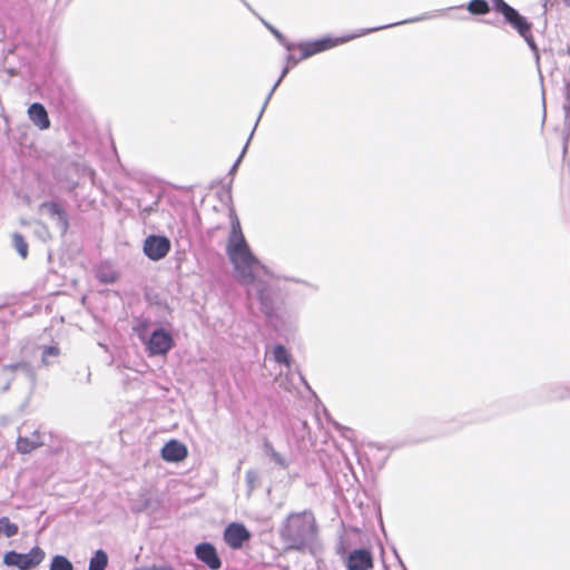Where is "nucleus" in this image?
I'll return each mask as SVG.
<instances>
[{
  "label": "nucleus",
  "instance_id": "423d86ee",
  "mask_svg": "<svg viewBox=\"0 0 570 570\" xmlns=\"http://www.w3.org/2000/svg\"><path fill=\"white\" fill-rule=\"evenodd\" d=\"M142 250L151 261L164 258L170 250V240L166 236L150 235L144 240Z\"/></svg>",
  "mask_w": 570,
  "mask_h": 570
},
{
  "label": "nucleus",
  "instance_id": "c756f323",
  "mask_svg": "<svg viewBox=\"0 0 570 570\" xmlns=\"http://www.w3.org/2000/svg\"><path fill=\"white\" fill-rule=\"evenodd\" d=\"M248 144H249V140L246 142V145H245V147H244V149H243L242 154L239 155V157H238V158H237V160L235 161L234 166L232 167V169H230V173H232V174L236 170L237 166H238V165H239V163L242 161V158H243L244 154L246 153V149H247Z\"/></svg>",
  "mask_w": 570,
  "mask_h": 570
},
{
  "label": "nucleus",
  "instance_id": "a878e982",
  "mask_svg": "<svg viewBox=\"0 0 570 570\" xmlns=\"http://www.w3.org/2000/svg\"><path fill=\"white\" fill-rule=\"evenodd\" d=\"M288 71H289V66H286V67L283 69L282 73H281V77L278 78V80L275 82V85H274V86H273V88L271 89L269 94L267 95L266 100H265V102H264V105H263V110H265V108H266V106H267V104H268V101H269V99H271V97H272L273 92H274V91H275V89L279 86L281 81H282V80H283V78L288 73Z\"/></svg>",
  "mask_w": 570,
  "mask_h": 570
},
{
  "label": "nucleus",
  "instance_id": "9b49d317",
  "mask_svg": "<svg viewBox=\"0 0 570 570\" xmlns=\"http://www.w3.org/2000/svg\"><path fill=\"white\" fill-rule=\"evenodd\" d=\"M187 454V448L177 440H170L161 449V458L166 462H180Z\"/></svg>",
  "mask_w": 570,
  "mask_h": 570
},
{
  "label": "nucleus",
  "instance_id": "f3484780",
  "mask_svg": "<svg viewBox=\"0 0 570 570\" xmlns=\"http://www.w3.org/2000/svg\"><path fill=\"white\" fill-rule=\"evenodd\" d=\"M107 564L108 556L104 550L99 549L91 557L88 570H105Z\"/></svg>",
  "mask_w": 570,
  "mask_h": 570
},
{
  "label": "nucleus",
  "instance_id": "dca6fc26",
  "mask_svg": "<svg viewBox=\"0 0 570 570\" xmlns=\"http://www.w3.org/2000/svg\"><path fill=\"white\" fill-rule=\"evenodd\" d=\"M273 357L274 361L278 364L285 365L288 370H291L292 357L288 351L281 344L275 345L273 348Z\"/></svg>",
  "mask_w": 570,
  "mask_h": 570
},
{
  "label": "nucleus",
  "instance_id": "39448f33",
  "mask_svg": "<svg viewBox=\"0 0 570 570\" xmlns=\"http://www.w3.org/2000/svg\"><path fill=\"white\" fill-rule=\"evenodd\" d=\"M45 558L46 552L40 547H33L28 553H19L13 550L6 552L3 563L19 570H30L39 566Z\"/></svg>",
  "mask_w": 570,
  "mask_h": 570
},
{
  "label": "nucleus",
  "instance_id": "f257e3e1",
  "mask_svg": "<svg viewBox=\"0 0 570 570\" xmlns=\"http://www.w3.org/2000/svg\"><path fill=\"white\" fill-rule=\"evenodd\" d=\"M226 252L237 279L246 286L248 297L256 298L262 312L272 317L279 304L275 279L252 253L236 217L232 219Z\"/></svg>",
  "mask_w": 570,
  "mask_h": 570
},
{
  "label": "nucleus",
  "instance_id": "4468645a",
  "mask_svg": "<svg viewBox=\"0 0 570 570\" xmlns=\"http://www.w3.org/2000/svg\"><path fill=\"white\" fill-rule=\"evenodd\" d=\"M43 209L55 222V225L58 228V230L61 234H65L68 228V219L66 213L55 203L45 204Z\"/></svg>",
  "mask_w": 570,
  "mask_h": 570
},
{
  "label": "nucleus",
  "instance_id": "ddd939ff",
  "mask_svg": "<svg viewBox=\"0 0 570 570\" xmlns=\"http://www.w3.org/2000/svg\"><path fill=\"white\" fill-rule=\"evenodd\" d=\"M41 445L43 440L38 431H35L31 436H19L16 442L17 451L22 454H28Z\"/></svg>",
  "mask_w": 570,
  "mask_h": 570
},
{
  "label": "nucleus",
  "instance_id": "6ab92c4d",
  "mask_svg": "<svg viewBox=\"0 0 570 570\" xmlns=\"http://www.w3.org/2000/svg\"><path fill=\"white\" fill-rule=\"evenodd\" d=\"M18 525L16 523H12L9 520V518H0V533H2L6 538L14 537L18 533Z\"/></svg>",
  "mask_w": 570,
  "mask_h": 570
},
{
  "label": "nucleus",
  "instance_id": "c9c22d12",
  "mask_svg": "<svg viewBox=\"0 0 570 570\" xmlns=\"http://www.w3.org/2000/svg\"><path fill=\"white\" fill-rule=\"evenodd\" d=\"M567 6H570V0H564Z\"/></svg>",
  "mask_w": 570,
  "mask_h": 570
},
{
  "label": "nucleus",
  "instance_id": "0eeeda50",
  "mask_svg": "<svg viewBox=\"0 0 570 570\" xmlns=\"http://www.w3.org/2000/svg\"><path fill=\"white\" fill-rule=\"evenodd\" d=\"M17 372L23 373L31 381L35 380V373L31 365L27 362H18L13 364L3 365L1 367V380L4 381V385L2 386V391H8L10 389L11 382L14 379Z\"/></svg>",
  "mask_w": 570,
  "mask_h": 570
},
{
  "label": "nucleus",
  "instance_id": "aec40b11",
  "mask_svg": "<svg viewBox=\"0 0 570 570\" xmlns=\"http://www.w3.org/2000/svg\"><path fill=\"white\" fill-rule=\"evenodd\" d=\"M12 245L17 253L21 258H27L28 256V244L24 240L23 236L19 233H14L12 235Z\"/></svg>",
  "mask_w": 570,
  "mask_h": 570
},
{
  "label": "nucleus",
  "instance_id": "72a5a7b5",
  "mask_svg": "<svg viewBox=\"0 0 570 570\" xmlns=\"http://www.w3.org/2000/svg\"><path fill=\"white\" fill-rule=\"evenodd\" d=\"M263 112H264V110L262 109L261 112H259V116H258V119H257L256 124H258ZM255 126H257V125H255ZM253 130H256V127H253Z\"/></svg>",
  "mask_w": 570,
  "mask_h": 570
},
{
  "label": "nucleus",
  "instance_id": "1a4fd4ad",
  "mask_svg": "<svg viewBox=\"0 0 570 570\" xmlns=\"http://www.w3.org/2000/svg\"><path fill=\"white\" fill-rule=\"evenodd\" d=\"M195 554L212 570H217L222 566L216 548L212 543L204 542L197 544L195 548Z\"/></svg>",
  "mask_w": 570,
  "mask_h": 570
},
{
  "label": "nucleus",
  "instance_id": "c85d7f7f",
  "mask_svg": "<svg viewBox=\"0 0 570 570\" xmlns=\"http://www.w3.org/2000/svg\"><path fill=\"white\" fill-rule=\"evenodd\" d=\"M525 41L529 45V47L531 48V50L534 52L535 55V58L537 60L539 59V52H538V47L533 40V37L532 35L530 33V31L527 32V35L524 36H521Z\"/></svg>",
  "mask_w": 570,
  "mask_h": 570
},
{
  "label": "nucleus",
  "instance_id": "2eb2a0df",
  "mask_svg": "<svg viewBox=\"0 0 570 570\" xmlns=\"http://www.w3.org/2000/svg\"><path fill=\"white\" fill-rule=\"evenodd\" d=\"M505 20L518 30L520 36H524L528 31H530L531 24L515 9H513L512 13H509L505 17Z\"/></svg>",
  "mask_w": 570,
  "mask_h": 570
},
{
  "label": "nucleus",
  "instance_id": "2f4dec72",
  "mask_svg": "<svg viewBox=\"0 0 570 570\" xmlns=\"http://www.w3.org/2000/svg\"><path fill=\"white\" fill-rule=\"evenodd\" d=\"M286 59H287V66H289V67L296 66L302 60L301 58H296L292 55H288Z\"/></svg>",
  "mask_w": 570,
  "mask_h": 570
},
{
  "label": "nucleus",
  "instance_id": "cd10ccee",
  "mask_svg": "<svg viewBox=\"0 0 570 570\" xmlns=\"http://www.w3.org/2000/svg\"><path fill=\"white\" fill-rule=\"evenodd\" d=\"M257 479H258V474L256 471L248 470L246 472V482L249 488V491H253L255 489V483H256Z\"/></svg>",
  "mask_w": 570,
  "mask_h": 570
},
{
  "label": "nucleus",
  "instance_id": "7c9ffc66",
  "mask_svg": "<svg viewBox=\"0 0 570 570\" xmlns=\"http://www.w3.org/2000/svg\"><path fill=\"white\" fill-rule=\"evenodd\" d=\"M558 0H542V7L544 9V12L553 8V6L557 3Z\"/></svg>",
  "mask_w": 570,
  "mask_h": 570
},
{
  "label": "nucleus",
  "instance_id": "9d476101",
  "mask_svg": "<svg viewBox=\"0 0 570 570\" xmlns=\"http://www.w3.org/2000/svg\"><path fill=\"white\" fill-rule=\"evenodd\" d=\"M372 567V554L365 549L353 550L346 559L347 570H370Z\"/></svg>",
  "mask_w": 570,
  "mask_h": 570
},
{
  "label": "nucleus",
  "instance_id": "473e14b6",
  "mask_svg": "<svg viewBox=\"0 0 570 570\" xmlns=\"http://www.w3.org/2000/svg\"><path fill=\"white\" fill-rule=\"evenodd\" d=\"M157 570H174L171 567H167V566H159L157 568Z\"/></svg>",
  "mask_w": 570,
  "mask_h": 570
},
{
  "label": "nucleus",
  "instance_id": "f03ea898",
  "mask_svg": "<svg viewBox=\"0 0 570 570\" xmlns=\"http://www.w3.org/2000/svg\"><path fill=\"white\" fill-rule=\"evenodd\" d=\"M420 19L416 18V19H412V20H405V22H412V21H419ZM401 22H396V23H390V24H386V26H381V27H374V28H368V29H363L361 30L360 32L357 33H351V35H347V36H344V37H338V38H332V37H324L322 39H317V40H314V41H308V42H302L299 43L297 47L298 49L301 50L302 52V56H301V59H307L316 53H320V52H323L327 49H331V48H334L338 45H343L345 42H348L357 37H361V36H365L367 33H371L373 31H376V30H381V29H384V28H389V27H393V26H396V24H400ZM404 23V21L402 22Z\"/></svg>",
  "mask_w": 570,
  "mask_h": 570
},
{
  "label": "nucleus",
  "instance_id": "a211bd4d",
  "mask_svg": "<svg viewBox=\"0 0 570 570\" xmlns=\"http://www.w3.org/2000/svg\"><path fill=\"white\" fill-rule=\"evenodd\" d=\"M49 570H73V564L65 556L56 554L51 559Z\"/></svg>",
  "mask_w": 570,
  "mask_h": 570
},
{
  "label": "nucleus",
  "instance_id": "5701e85b",
  "mask_svg": "<svg viewBox=\"0 0 570 570\" xmlns=\"http://www.w3.org/2000/svg\"><path fill=\"white\" fill-rule=\"evenodd\" d=\"M266 454L279 466L286 468L287 463L283 455L274 450L269 443H265Z\"/></svg>",
  "mask_w": 570,
  "mask_h": 570
},
{
  "label": "nucleus",
  "instance_id": "b1692460",
  "mask_svg": "<svg viewBox=\"0 0 570 570\" xmlns=\"http://www.w3.org/2000/svg\"><path fill=\"white\" fill-rule=\"evenodd\" d=\"M59 355V348L57 346H48L42 352V363L50 365L52 362L50 358H55Z\"/></svg>",
  "mask_w": 570,
  "mask_h": 570
},
{
  "label": "nucleus",
  "instance_id": "20e7f679",
  "mask_svg": "<svg viewBox=\"0 0 570 570\" xmlns=\"http://www.w3.org/2000/svg\"><path fill=\"white\" fill-rule=\"evenodd\" d=\"M138 336L151 356L165 355L174 345L173 336L161 327L154 330L150 334L146 330H141L138 332Z\"/></svg>",
  "mask_w": 570,
  "mask_h": 570
},
{
  "label": "nucleus",
  "instance_id": "f8f14e48",
  "mask_svg": "<svg viewBox=\"0 0 570 570\" xmlns=\"http://www.w3.org/2000/svg\"><path fill=\"white\" fill-rule=\"evenodd\" d=\"M29 119L41 130L48 129L50 127V120L48 117V112L46 108L39 104L33 102L28 108Z\"/></svg>",
  "mask_w": 570,
  "mask_h": 570
},
{
  "label": "nucleus",
  "instance_id": "f704fd0d",
  "mask_svg": "<svg viewBox=\"0 0 570 570\" xmlns=\"http://www.w3.org/2000/svg\"><path fill=\"white\" fill-rule=\"evenodd\" d=\"M298 377H299V380H301L302 382H304V377L302 376V374H301V373H298Z\"/></svg>",
  "mask_w": 570,
  "mask_h": 570
},
{
  "label": "nucleus",
  "instance_id": "7ed1b4c3",
  "mask_svg": "<svg viewBox=\"0 0 570 570\" xmlns=\"http://www.w3.org/2000/svg\"><path fill=\"white\" fill-rule=\"evenodd\" d=\"M314 531L313 520L305 513L291 514L282 530V534L293 547L299 549L314 535Z\"/></svg>",
  "mask_w": 570,
  "mask_h": 570
},
{
  "label": "nucleus",
  "instance_id": "6e6552de",
  "mask_svg": "<svg viewBox=\"0 0 570 570\" xmlns=\"http://www.w3.org/2000/svg\"><path fill=\"white\" fill-rule=\"evenodd\" d=\"M250 538L249 531L242 523L233 522L224 531L226 543L233 549H239Z\"/></svg>",
  "mask_w": 570,
  "mask_h": 570
},
{
  "label": "nucleus",
  "instance_id": "412c9836",
  "mask_svg": "<svg viewBox=\"0 0 570 570\" xmlns=\"http://www.w3.org/2000/svg\"><path fill=\"white\" fill-rule=\"evenodd\" d=\"M468 10L472 14H485L490 11V6L485 0H471Z\"/></svg>",
  "mask_w": 570,
  "mask_h": 570
},
{
  "label": "nucleus",
  "instance_id": "4be33fe9",
  "mask_svg": "<svg viewBox=\"0 0 570 570\" xmlns=\"http://www.w3.org/2000/svg\"><path fill=\"white\" fill-rule=\"evenodd\" d=\"M97 277L101 283L105 284H112L118 278L117 273L115 271L106 269L104 267L98 269Z\"/></svg>",
  "mask_w": 570,
  "mask_h": 570
},
{
  "label": "nucleus",
  "instance_id": "393cba45",
  "mask_svg": "<svg viewBox=\"0 0 570 570\" xmlns=\"http://www.w3.org/2000/svg\"><path fill=\"white\" fill-rule=\"evenodd\" d=\"M262 22L266 26V28L278 39V41L281 43H283L287 50H292L293 48V45L292 43H288L286 42L285 38L283 37V35L276 29L274 28L272 24H269L268 22H266L265 20L262 19Z\"/></svg>",
  "mask_w": 570,
  "mask_h": 570
},
{
  "label": "nucleus",
  "instance_id": "bb28decb",
  "mask_svg": "<svg viewBox=\"0 0 570 570\" xmlns=\"http://www.w3.org/2000/svg\"><path fill=\"white\" fill-rule=\"evenodd\" d=\"M494 3H495V8L498 11H500L504 18L509 14V13H512L513 12V9L511 6H509L507 2H504L503 0H494Z\"/></svg>",
  "mask_w": 570,
  "mask_h": 570
}]
</instances>
